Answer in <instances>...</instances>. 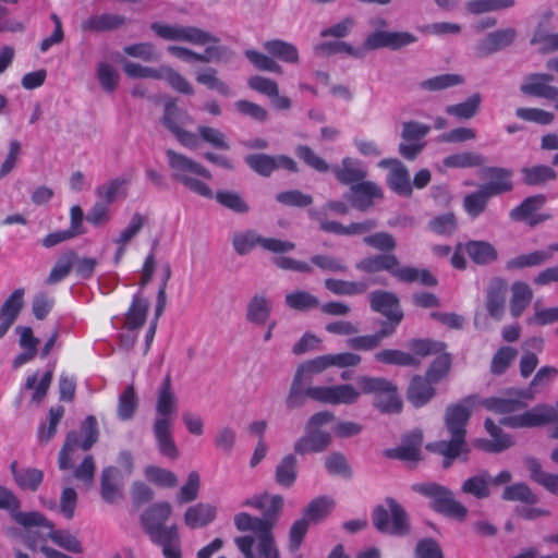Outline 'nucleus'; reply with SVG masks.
Wrapping results in <instances>:
<instances>
[{
	"mask_svg": "<svg viewBox=\"0 0 558 558\" xmlns=\"http://www.w3.org/2000/svg\"><path fill=\"white\" fill-rule=\"evenodd\" d=\"M331 171L340 183L351 184V186L360 183L367 175V171L362 166V162L350 157L343 158L341 165L333 166Z\"/></svg>",
	"mask_w": 558,
	"mask_h": 558,
	"instance_id": "27",
	"label": "nucleus"
},
{
	"mask_svg": "<svg viewBox=\"0 0 558 558\" xmlns=\"http://www.w3.org/2000/svg\"><path fill=\"white\" fill-rule=\"evenodd\" d=\"M545 204V196L535 195L525 198L519 206L514 207L509 216L514 221H526L533 214Z\"/></svg>",
	"mask_w": 558,
	"mask_h": 558,
	"instance_id": "58",
	"label": "nucleus"
},
{
	"mask_svg": "<svg viewBox=\"0 0 558 558\" xmlns=\"http://www.w3.org/2000/svg\"><path fill=\"white\" fill-rule=\"evenodd\" d=\"M150 28L166 40L184 41L196 46L219 43L217 36L196 26L153 23Z\"/></svg>",
	"mask_w": 558,
	"mask_h": 558,
	"instance_id": "13",
	"label": "nucleus"
},
{
	"mask_svg": "<svg viewBox=\"0 0 558 558\" xmlns=\"http://www.w3.org/2000/svg\"><path fill=\"white\" fill-rule=\"evenodd\" d=\"M386 505L375 508L373 524L381 533L402 536L409 533L410 524L405 510L393 498H387Z\"/></svg>",
	"mask_w": 558,
	"mask_h": 558,
	"instance_id": "12",
	"label": "nucleus"
},
{
	"mask_svg": "<svg viewBox=\"0 0 558 558\" xmlns=\"http://www.w3.org/2000/svg\"><path fill=\"white\" fill-rule=\"evenodd\" d=\"M483 178L488 181L484 184L495 196L501 195L512 190L513 184L511 181L512 171L500 167H488L482 170Z\"/></svg>",
	"mask_w": 558,
	"mask_h": 558,
	"instance_id": "25",
	"label": "nucleus"
},
{
	"mask_svg": "<svg viewBox=\"0 0 558 558\" xmlns=\"http://www.w3.org/2000/svg\"><path fill=\"white\" fill-rule=\"evenodd\" d=\"M379 363L397 366H418L420 360L410 352L395 349H384L374 355Z\"/></svg>",
	"mask_w": 558,
	"mask_h": 558,
	"instance_id": "45",
	"label": "nucleus"
},
{
	"mask_svg": "<svg viewBox=\"0 0 558 558\" xmlns=\"http://www.w3.org/2000/svg\"><path fill=\"white\" fill-rule=\"evenodd\" d=\"M525 465L533 481L544 486L550 493L558 495V475L542 470L541 463L534 458H527Z\"/></svg>",
	"mask_w": 558,
	"mask_h": 558,
	"instance_id": "46",
	"label": "nucleus"
},
{
	"mask_svg": "<svg viewBox=\"0 0 558 558\" xmlns=\"http://www.w3.org/2000/svg\"><path fill=\"white\" fill-rule=\"evenodd\" d=\"M38 375L33 374L29 375L26 380L24 388L25 389H34L33 396H32V402L34 403H40L43 399L46 397L47 391L51 385L52 381V371H47L43 377L40 378L39 383L37 384Z\"/></svg>",
	"mask_w": 558,
	"mask_h": 558,
	"instance_id": "60",
	"label": "nucleus"
},
{
	"mask_svg": "<svg viewBox=\"0 0 558 558\" xmlns=\"http://www.w3.org/2000/svg\"><path fill=\"white\" fill-rule=\"evenodd\" d=\"M325 288L336 295H360L368 290L367 281H347L341 279L328 278L324 281Z\"/></svg>",
	"mask_w": 558,
	"mask_h": 558,
	"instance_id": "41",
	"label": "nucleus"
},
{
	"mask_svg": "<svg viewBox=\"0 0 558 558\" xmlns=\"http://www.w3.org/2000/svg\"><path fill=\"white\" fill-rule=\"evenodd\" d=\"M481 101V95L478 93H475L463 102L447 106L446 112L449 116L469 120L477 113Z\"/></svg>",
	"mask_w": 558,
	"mask_h": 558,
	"instance_id": "59",
	"label": "nucleus"
},
{
	"mask_svg": "<svg viewBox=\"0 0 558 558\" xmlns=\"http://www.w3.org/2000/svg\"><path fill=\"white\" fill-rule=\"evenodd\" d=\"M216 517V508L209 504H196L186 509L184 523L191 529H199L209 524Z\"/></svg>",
	"mask_w": 558,
	"mask_h": 558,
	"instance_id": "35",
	"label": "nucleus"
},
{
	"mask_svg": "<svg viewBox=\"0 0 558 558\" xmlns=\"http://www.w3.org/2000/svg\"><path fill=\"white\" fill-rule=\"evenodd\" d=\"M356 385L365 395H374L373 405L381 413H398L402 402L397 386L384 377L363 375L357 377Z\"/></svg>",
	"mask_w": 558,
	"mask_h": 558,
	"instance_id": "9",
	"label": "nucleus"
},
{
	"mask_svg": "<svg viewBox=\"0 0 558 558\" xmlns=\"http://www.w3.org/2000/svg\"><path fill=\"white\" fill-rule=\"evenodd\" d=\"M125 24V17L119 14L104 13L84 20L81 28L84 32H109L118 29Z\"/></svg>",
	"mask_w": 558,
	"mask_h": 558,
	"instance_id": "31",
	"label": "nucleus"
},
{
	"mask_svg": "<svg viewBox=\"0 0 558 558\" xmlns=\"http://www.w3.org/2000/svg\"><path fill=\"white\" fill-rule=\"evenodd\" d=\"M166 156L173 180L205 198H213L211 189L201 180L193 178V175H197L211 179V173L204 166L173 149H167Z\"/></svg>",
	"mask_w": 558,
	"mask_h": 558,
	"instance_id": "6",
	"label": "nucleus"
},
{
	"mask_svg": "<svg viewBox=\"0 0 558 558\" xmlns=\"http://www.w3.org/2000/svg\"><path fill=\"white\" fill-rule=\"evenodd\" d=\"M464 252L477 265H487L498 258L495 246L486 241H469L464 244Z\"/></svg>",
	"mask_w": 558,
	"mask_h": 558,
	"instance_id": "36",
	"label": "nucleus"
},
{
	"mask_svg": "<svg viewBox=\"0 0 558 558\" xmlns=\"http://www.w3.org/2000/svg\"><path fill=\"white\" fill-rule=\"evenodd\" d=\"M475 403L476 396H468L460 402L447 407L445 425L451 439L435 441L426 446L427 450L444 457L442 466L445 469L450 468L454 459L469 451L465 441V426Z\"/></svg>",
	"mask_w": 558,
	"mask_h": 558,
	"instance_id": "2",
	"label": "nucleus"
},
{
	"mask_svg": "<svg viewBox=\"0 0 558 558\" xmlns=\"http://www.w3.org/2000/svg\"><path fill=\"white\" fill-rule=\"evenodd\" d=\"M148 310H149L148 301L143 299L138 294L135 295L133 298L132 304L125 315V327L130 331L141 328L146 320Z\"/></svg>",
	"mask_w": 558,
	"mask_h": 558,
	"instance_id": "44",
	"label": "nucleus"
},
{
	"mask_svg": "<svg viewBox=\"0 0 558 558\" xmlns=\"http://www.w3.org/2000/svg\"><path fill=\"white\" fill-rule=\"evenodd\" d=\"M263 48L274 58L286 63L296 64L300 60L298 48L281 39H271L263 44Z\"/></svg>",
	"mask_w": 558,
	"mask_h": 558,
	"instance_id": "40",
	"label": "nucleus"
},
{
	"mask_svg": "<svg viewBox=\"0 0 558 558\" xmlns=\"http://www.w3.org/2000/svg\"><path fill=\"white\" fill-rule=\"evenodd\" d=\"M245 163L262 177H270L278 169H284L290 172L299 171L296 162L286 155L251 154L245 157Z\"/></svg>",
	"mask_w": 558,
	"mask_h": 558,
	"instance_id": "16",
	"label": "nucleus"
},
{
	"mask_svg": "<svg viewBox=\"0 0 558 558\" xmlns=\"http://www.w3.org/2000/svg\"><path fill=\"white\" fill-rule=\"evenodd\" d=\"M422 441V433L414 432L405 436L399 447L386 450L385 454L392 459L416 462L421 460Z\"/></svg>",
	"mask_w": 558,
	"mask_h": 558,
	"instance_id": "26",
	"label": "nucleus"
},
{
	"mask_svg": "<svg viewBox=\"0 0 558 558\" xmlns=\"http://www.w3.org/2000/svg\"><path fill=\"white\" fill-rule=\"evenodd\" d=\"M494 196L481 184L476 191L464 195L463 208L472 219H476L486 211L489 199Z\"/></svg>",
	"mask_w": 558,
	"mask_h": 558,
	"instance_id": "33",
	"label": "nucleus"
},
{
	"mask_svg": "<svg viewBox=\"0 0 558 558\" xmlns=\"http://www.w3.org/2000/svg\"><path fill=\"white\" fill-rule=\"evenodd\" d=\"M333 420L335 415L330 411L313 414L306 422L304 435L294 442V451L301 456L325 451L331 442V435L322 427Z\"/></svg>",
	"mask_w": 558,
	"mask_h": 558,
	"instance_id": "7",
	"label": "nucleus"
},
{
	"mask_svg": "<svg viewBox=\"0 0 558 558\" xmlns=\"http://www.w3.org/2000/svg\"><path fill=\"white\" fill-rule=\"evenodd\" d=\"M513 398L493 397L482 401L489 411L504 415L499 423L510 428H532L544 426L558 420V412L548 404H537L531 410L519 413L525 403L518 397V390L512 392Z\"/></svg>",
	"mask_w": 558,
	"mask_h": 558,
	"instance_id": "1",
	"label": "nucleus"
},
{
	"mask_svg": "<svg viewBox=\"0 0 558 558\" xmlns=\"http://www.w3.org/2000/svg\"><path fill=\"white\" fill-rule=\"evenodd\" d=\"M416 40V36L409 32L377 31L366 37L361 48L364 49L365 54L367 50H376L380 48L397 50L411 45Z\"/></svg>",
	"mask_w": 558,
	"mask_h": 558,
	"instance_id": "18",
	"label": "nucleus"
},
{
	"mask_svg": "<svg viewBox=\"0 0 558 558\" xmlns=\"http://www.w3.org/2000/svg\"><path fill=\"white\" fill-rule=\"evenodd\" d=\"M81 430L84 435L81 441L75 430L66 434L65 441L59 452L58 464L60 470H69L73 466L72 457L77 448L87 451L98 440L99 432L96 417L88 415L82 423Z\"/></svg>",
	"mask_w": 558,
	"mask_h": 558,
	"instance_id": "11",
	"label": "nucleus"
},
{
	"mask_svg": "<svg viewBox=\"0 0 558 558\" xmlns=\"http://www.w3.org/2000/svg\"><path fill=\"white\" fill-rule=\"evenodd\" d=\"M554 252H550V245L547 251H535L530 254L519 255L507 262L506 268L508 270L522 269L525 267H533L544 264L549 260Z\"/></svg>",
	"mask_w": 558,
	"mask_h": 558,
	"instance_id": "48",
	"label": "nucleus"
},
{
	"mask_svg": "<svg viewBox=\"0 0 558 558\" xmlns=\"http://www.w3.org/2000/svg\"><path fill=\"white\" fill-rule=\"evenodd\" d=\"M363 242L366 245L383 252V254H393L392 252L397 247V240L395 236L383 231L364 236Z\"/></svg>",
	"mask_w": 558,
	"mask_h": 558,
	"instance_id": "64",
	"label": "nucleus"
},
{
	"mask_svg": "<svg viewBox=\"0 0 558 558\" xmlns=\"http://www.w3.org/2000/svg\"><path fill=\"white\" fill-rule=\"evenodd\" d=\"M515 36L517 32L511 27L489 33L475 46V54L484 58L502 50L514 41Z\"/></svg>",
	"mask_w": 558,
	"mask_h": 558,
	"instance_id": "20",
	"label": "nucleus"
},
{
	"mask_svg": "<svg viewBox=\"0 0 558 558\" xmlns=\"http://www.w3.org/2000/svg\"><path fill=\"white\" fill-rule=\"evenodd\" d=\"M379 167L388 168L387 182L389 187L399 195L410 196L412 186L407 167L398 159H384Z\"/></svg>",
	"mask_w": 558,
	"mask_h": 558,
	"instance_id": "21",
	"label": "nucleus"
},
{
	"mask_svg": "<svg viewBox=\"0 0 558 558\" xmlns=\"http://www.w3.org/2000/svg\"><path fill=\"white\" fill-rule=\"evenodd\" d=\"M263 235L258 234L255 230H246L235 232L232 235V246L239 255H246L256 246L262 247Z\"/></svg>",
	"mask_w": 558,
	"mask_h": 558,
	"instance_id": "51",
	"label": "nucleus"
},
{
	"mask_svg": "<svg viewBox=\"0 0 558 558\" xmlns=\"http://www.w3.org/2000/svg\"><path fill=\"white\" fill-rule=\"evenodd\" d=\"M368 301L371 308L385 317H390L396 314L403 315L399 299L392 292L384 290L373 291L368 294Z\"/></svg>",
	"mask_w": 558,
	"mask_h": 558,
	"instance_id": "28",
	"label": "nucleus"
},
{
	"mask_svg": "<svg viewBox=\"0 0 558 558\" xmlns=\"http://www.w3.org/2000/svg\"><path fill=\"white\" fill-rule=\"evenodd\" d=\"M171 513L172 508L167 501L154 504L142 513L141 523L150 541H160L159 537L169 530L170 526H165L163 523Z\"/></svg>",
	"mask_w": 558,
	"mask_h": 558,
	"instance_id": "17",
	"label": "nucleus"
},
{
	"mask_svg": "<svg viewBox=\"0 0 558 558\" xmlns=\"http://www.w3.org/2000/svg\"><path fill=\"white\" fill-rule=\"evenodd\" d=\"M523 181L527 185H539L547 181L555 180L557 174L554 169L548 166H535L523 168Z\"/></svg>",
	"mask_w": 558,
	"mask_h": 558,
	"instance_id": "63",
	"label": "nucleus"
},
{
	"mask_svg": "<svg viewBox=\"0 0 558 558\" xmlns=\"http://www.w3.org/2000/svg\"><path fill=\"white\" fill-rule=\"evenodd\" d=\"M119 470L107 466L101 473L100 493L106 502L113 504L122 498L121 486L118 484Z\"/></svg>",
	"mask_w": 558,
	"mask_h": 558,
	"instance_id": "38",
	"label": "nucleus"
},
{
	"mask_svg": "<svg viewBox=\"0 0 558 558\" xmlns=\"http://www.w3.org/2000/svg\"><path fill=\"white\" fill-rule=\"evenodd\" d=\"M430 132L428 124L410 120L401 124L398 153L407 160H414L426 146L425 137Z\"/></svg>",
	"mask_w": 558,
	"mask_h": 558,
	"instance_id": "14",
	"label": "nucleus"
},
{
	"mask_svg": "<svg viewBox=\"0 0 558 558\" xmlns=\"http://www.w3.org/2000/svg\"><path fill=\"white\" fill-rule=\"evenodd\" d=\"M558 377V369L554 366H543L541 367L529 387L524 390H518V397L524 398L527 400L534 399V397L544 390L554 379Z\"/></svg>",
	"mask_w": 558,
	"mask_h": 558,
	"instance_id": "32",
	"label": "nucleus"
},
{
	"mask_svg": "<svg viewBox=\"0 0 558 558\" xmlns=\"http://www.w3.org/2000/svg\"><path fill=\"white\" fill-rule=\"evenodd\" d=\"M177 410L178 398L172 388L171 376L167 374L157 390L156 417L153 423V433L159 452L169 459H177L179 456L172 436Z\"/></svg>",
	"mask_w": 558,
	"mask_h": 558,
	"instance_id": "3",
	"label": "nucleus"
},
{
	"mask_svg": "<svg viewBox=\"0 0 558 558\" xmlns=\"http://www.w3.org/2000/svg\"><path fill=\"white\" fill-rule=\"evenodd\" d=\"M12 475L14 477L15 483L22 489H28L31 492H36L40 486L44 473L39 469L35 468H17V462L13 461L10 465Z\"/></svg>",
	"mask_w": 558,
	"mask_h": 558,
	"instance_id": "37",
	"label": "nucleus"
},
{
	"mask_svg": "<svg viewBox=\"0 0 558 558\" xmlns=\"http://www.w3.org/2000/svg\"><path fill=\"white\" fill-rule=\"evenodd\" d=\"M234 525L240 532L251 531L255 534L234 538L243 558H280L270 522L240 512L234 517Z\"/></svg>",
	"mask_w": 558,
	"mask_h": 558,
	"instance_id": "4",
	"label": "nucleus"
},
{
	"mask_svg": "<svg viewBox=\"0 0 558 558\" xmlns=\"http://www.w3.org/2000/svg\"><path fill=\"white\" fill-rule=\"evenodd\" d=\"M312 400L331 405H351L359 402L363 391L356 385L338 384L332 386H315L310 391Z\"/></svg>",
	"mask_w": 558,
	"mask_h": 558,
	"instance_id": "15",
	"label": "nucleus"
},
{
	"mask_svg": "<svg viewBox=\"0 0 558 558\" xmlns=\"http://www.w3.org/2000/svg\"><path fill=\"white\" fill-rule=\"evenodd\" d=\"M507 281L502 278H493L486 288L485 307L488 315L495 320H501L506 310Z\"/></svg>",
	"mask_w": 558,
	"mask_h": 558,
	"instance_id": "19",
	"label": "nucleus"
},
{
	"mask_svg": "<svg viewBox=\"0 0 558 558\" xmlns=\"http://www.w3.org/2000/svg\"><path fill=\"white\" fill-rule=\"evenodd\" d=\"M533 299V291L523 281H515L511 286L510 313L514 318L522 315Z\"/></svg>",
	"mask_w": 558,
	"mask_h": 558,
	"instance_id": "39",
	"label": "nucleus"
},
{
	"mask_svg": "<svg viewBox=\"0 0 558 558\" xmlns=\"http://www.w3.org/2000/svg\"><path fill=\"white\" fill-rule=\"evenodd\" d=\"M485 428L492 436L490 440L478 439L476 440V447L486 452H500L508 449L512 445V440L509 435L505 434L502 429L495 424L492 418H486Z\"/></svg>",
	"mask_w": 558,
	"mask_h": 558,
	"instance_id": "29",
	"label": "nucleus"
},
{
	"mask_svg": "<svg viewBox=\"0 0 558 558\" xmlns=\"http://www.w3.org/2000/svg\"><path fill=\"white\" fill-rule=\"evenodd\" d=\"M492 475L487 471H481L466 478L461 486L462 493L476 499H485L490 496Z\"/></svg>",
	"mask_w": 558,
	"mask_h": 558,
	"instance_id": "34",
	"label": "nucleus"
},
{
	"mask_svg": "<svg viewBox=\"0 0 558 558\" xmlns=\"http://www.w3.org/2000/svg\"><path fill=\"white\" fill-rule=\"evenodd\" d=\"M284 304L294 311L306 312L319 306V300L305 290H295L284 296Z\"/></svg>",
	"mask_w": 558,
	"mask_h": 558,
	"instance_id": "49",
	"label": "nucleus"
},
{
	"mask_svg": "<svg viewBox=\"0 0 558 558\" xmlns=\"http://www.w3.org/2000/svg\"><path fill=\"white\" fill-rule=\"evenodd\" d=\"M138 407V398L133 385L128 386L118 399V417L122 421L131 420Z\"/></svg>",
	"mask_w": 558,
	"mask_h": 558,
	"instance_id": "54",
	"label": "nucleus"
},
{
	"mask_svg": "<svg viewBox=\"0 0 558 558\" xmlns=\"http://www.w3.org/2000/svg\"><path fill=\"white\" fill-rule=\"evenodd\" d=\"M162 125L168 129L173 135L182 129L183 124L192 122V118L182 109H180L174 101H167L165 105L163 114L161 118Z\"/></svg>",
	"mask_w": 558,
	"mask_h": 558,
	"instance_id": "42",
	"label": "nucleus"
},
{
	"mask_svg": "<svg viewBox=\"0 0 558 558\" xmlns=\"http://www.w3.org/2000/svg\"><path fill=\"white\" fill-rule=\"evenodd\" d=\"M329 360L328 355H320L315 359L308 360L306 362L301 363L294 376L302 379L303 381L310 384L313 376L323 373L325 369L329 368Z\"/></svg>",
	"mask_w": 558,
	"mask_h": 558,
	"instance_id": "52",
	"label": "nucleus"
},
{
	"mask_svg": "<svg viewBox=\"0 0 558 558\" xmlns=\"http://www.w3.org/2000/svg\"><path fill=\"white\" fill-rule=\"evenodd\" d=\"M296 458L289 453L284 456L276 468V482L284 487H290L296 480Z\"/></svg>",
	"mask_w": 558,
	"mask_h": 558,
	"instance_id": "53",
	"label": "nucleus"
},
{
	"mask_svg": "<svg viewBox=\"0 0 558 558\" xmlns=\"http://www.w3.org/2000/svg\"><path fill=\"white\" fill-rule=\"evenodd\" d=\"M333 500L329 497L323 496L313 499L307 507L304 509L303 517L310 522H320L324 520L332 510Z\"/></svg>",
	"mask_w": 558,
	"mask_h": 558,
	"instance_id": "56",
	"label": "nucleus"
},
{
	"mask_svg": "<svg viewBox=\"0 0 558 558\" xmlns=\"http://www.w3.org/2000/svg\"><path fill=\"white\" fill-rule=\"evenodd\" d=\"M76 259H77V254L73 251H69V252L62 254L58 258L53 268L51 269V271L47 278V283L54 284V283L61 281L62 279H64L70 274Z\"/></svg>",
	"mask_w": 558,
	"mask_h": 558,
	"instance_id": "57",
	"label": "nucleus"
},
{
	"mask_svg": "<svg viewBox=\"0 0 558 558\" xmlns=\"http://www.w3.org/2000/svg\"><path fill=\"white\" fill-rule=\"evenodd\" d=\"M306 385L307 383L303 381L296 376H293L289 393L284 401L287 409H300L305 404L307 398L312 399V395L310 391L313 390L315 386Z\"/></svg>",
	"mask_w": 558,
	"mask_h": 558,
	"instance_id": "43",
	"label": "nucleus"
},
{
	"mask_svg": "<svg viewBox=\"0 0 558 558\" xmlns=\"http://www.w3.org/2000/svg\"><path fill=\"white\" fill-rule=\"evenodd\" d=\"M24 307V289L14 290L0 306V340L7 335Z\"/></svg>",
	"mask_w": 558,
	"mask_h": 558,
	"instance_id": "22",
	"label": "nucleus"
},
{
	"mask_svg": "<svg viewBox=\"0 0 558 558\" xmlns=\"http://www.w3.org/2000/svg\"><path fill=\"white\" fill-rule=\"evenodd\" d=\"M484 163L485 158L474 151H462L449 155L442 160L444 167L458 169L482 167Z\"/></svg>",
	"mask_w": 558,
	"mask_h": 558,
	"instance_id": "50",
	"label": "nucleus"
},
{
	"mask_svg": "<svg viewBox=\"0 0 558 558\" xmlns=\"http://www.w3.org/2000/svg\"><path fill=\"white\" fill-rule=\"evenodd\" d=\"M408 348L413 352L412 354L415 357H426L444 352L446 344L430 339H412L408 342Z\"/></svg>",
	"mask_w": 558,
	"mask_h": 558,
	"instance_id": "62",
	"label": "nucleus"
},
{
	"mask_svg": "<svg viewBox=\"0 0 558 558\" xmlns=\"http://www.w3.org/2000/svg\"><path fill=\"white\" fill-rule=\"evenodd\" d=\"M355 269L364 274L387 271L397 281L403 283L420 282L426 287H435L437 279L427 269L402 265L396 254H375L360 259Z\"/></svg>",
	"mask_w": 558,
	"mask_h": 558,
	"instance_id": "5",
	"label": "nucleus"
},
{
	"mask_svg": "<svg viewBox=\"0 0 558 558\" xmlns=\"http://www.w3.org/2000/svg\"><path fill=\"white\" fill-rule=\"evenodd\" d=\"M425 376H414L407 390V398L415 408H421L429 402L435 396V388Z\"/></svg>",
	"mask_w": 558,
	"mask_h": 558,
	"instance_id": "30",
	"label": "nucleus"
},
{
	"mask_svg": "<svg viewBox=\"0 0 558 558\" xmlns=\"http://www.w3.org/2000/svg\"><path fill=\"white\" fill-rule=\"evenodd\" d=\"M315 52L322 56L332 54H348L354 59L364 58V49L361 47H353L345 41H325L315 47Z\"/></svg>",
	"mask_w": 558,
	"mask_h": 558,
	"instance_id": "47",
	"label": "nucleus"
},
{
	"mask_svg": "<svg viewBox=\"0 0 558 558\" xmlns=\"http://www.w3.org/2000/svg\"><path fill=\"white\" fill-rule=\"evenodd\" d=\"M214 196L218 204L236 214H247L250 211L248 204L242 195L235 191L220 190L217 191Z\"/></svg>",
	"mask_w": 558,
	"mask_h": 558,
	"instance_id": "55",
	"label": "nucleus"
},
{
	"mask_svg": "<svg viewBox=\"0 0 558 558\" xmlns=\"http://www.w3.org/2000/svg\"><path fill=\"white\" fill-rule=\"evenodd\" d=\"M272 301L264 292L254 294L246 306V320L255 326H263L270 319Z\"/></svg>",
	"mask_w": 558,
	"mask_h": 558,
	"instance_id": "24",
	"label": "nucleus"
},
{
	"mask_svg": "<svg viewBox=\"0 0 558 558\" xmlns=\"http://www.w3.org/2000/svg\"><path fill=\"white\" fill-rule=\"evenodd\" d=\"M412 489L421 494L430 501V508L436 512L458 521H464L468 515V509L454 498L453 493L437 483H416Z\"/></svg>",
	"mask_w": 558,
	"mask_h": 558,
	"instance_id": "10",
	"label": "nucleus"
},
{
	"mask_svg": "<svg viewBox=\"0 0 558 558\" xmlns=\"http://www.w3.org/2000/svg\"><path fill=\"white\" fill-rule=\"evenodd\" d=\"M551 81H554V76L550 74H530L520 86V90L529 96L558 100V87L547 84Z\"/></svg>",
	"mask_w": 558,
	"mask_h": 558,
	"instance_id": "23",
	"label": "nucleus"
},
{
	"mask_svg": "<svg viewBox=\"0 0 558 558\" xmlns=\"http://www.w3.org/2000/svg\"><path fill=\"white\" fill-rule=\"evenodd\" d=\"M159 539L151 542L162 547V554L166 558H181L180 537L175 525L170 526Z\"/></svg>",
	"mask_w": 558,
	"mask_h": 558,
	"instance_id": "61",
	"label": "nucleus"
},
{
	"mask_svg": "<svg viewBox=\"0 0 558 558\" xmlns=\"http://www.w3.org/2000/svg\"><path fill=\"white\" fill-rule=\"evenodd\" d=\"M16 519L17 524L27 530L38 527L40 530L39 538L41 541L49 538L59 547L73 554L83 551L81 542L75 535L66 530H56L53 523L38 511H29L28 514H19Z\"/></svg>",
	"mask_w": 558,
	"mask_h": 558,
	"instance_id": "8",
	"label": "nucleus"
}]
</instances>
